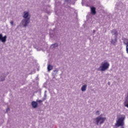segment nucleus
<instances>
[{
	"label": "nucleus",
	"instance_id": "obj_18",
	"mask_svg": "<svg viewBox=\"0 0 128 128\" xmlns=\"http://www.w3.org/2000/svg\"><path fill=\"white\" fill-rule=\"evenodd\" d=\"M95 114H96V116H100V112L99 110H97Z\"/></svg>",
	"mask_w": 128,
	"mask_h": 128
},
{
	"label": "nucleus",
	"instance_id": "obj_11",
	"mask_svg": "<svg viewBox=\"0 0 128 128\" xmlns=\"http://www.w3.org/2000/svg\"><path fill=\"white\" fill-rule=\"evenodd\" d=\"M54 68V66L50 64H48L47 67L48 71L50 72V70H52V68Z\"/></svg>",
	"mask_w": 128,
	"mask_h": 128
},
{
	"label": "nucleus",
	"instance_id": "obj_7",
	"mask_svg": "<svg viewBox=\"0 0 128 128\" xmlns=\"http://www.w3.org/2000/svg\"><path fill=\"white\" fill-rule=\"evenodd\" d=\"M110 42L113 46H116L118 42V37H114V39H112Z\"/></svg>",
	"mask_w": 128,
	"mask_h": 128
},
{
	"label": "nucleus",
	"instance_id": "obj_19",
	"mask_svg": "<svg viewBox=\"0 0 128 128\" xmlns=\"http://www.w3.org/2000/svg\"><path fill=\"white\" fill-rule=\"evenodd\" d=\"M124 106H126V108H128V104H126V102H124Z\"/></svg>",
	"mask_w": 128,
	"mask_h": 128
},
{
	"label": "nucleus",
	"instance_id": "obj_8",
	"mask_svg": "<svg viewBox=\"0 0 128 128\" xmlns=\"http://www.w3.org/2000/svg\"><path fill=\"white\" fill-rule=\"evenodd\" d=\"M31 105L33 108H38V102H36V101H32L31 103Z\"/></svg>",
	"mask_w": 128,
	"mask_h": 128
},
{
	"label": "nucleus",
	"instance_id": "obj_13",
	"mask_svg": "<svg viewBox=\"0 0 128 128\" xmlns=\"http://www.w3.org/2000/svg\"><path fill=\"white\" fill-rule=\"evenodd\" d=\"M58 43H56L51 45V48H58Z\"/></svg>",
	"mask_w": 128,
	"mask_h": 128
},
{
	"label": "nucleus",
	"instance_id": "obj_22",
	"mask_svg": "<svg viewBox=\"0 0 128 128\" xmlns=\"http://www.w3.org/2000/svg\"><path fill=\"white\" fill-rule=\"evenodd\" d=\"M68 2V0H65V2Z\"/></svg>",
	"mask_w": 128,
	"mask_h": 128
},
{
	"label": "nucleus",
	"instance_id": "obj_14",
	"mask_svg": "<svg viewBox=\"0 0 128 128\" xmlns=\"http://www.w3.org/2000/svg\"><path fill=\"white\" fill-rule=\"evenodd\" d=\"M6 76V75H4V74H2L0 76V80H2V82L3 80H4V78H5Z\"/></svg>",
	"mask_w": 128,
	"mask_h": 128
},
{
	"label": "nucleus",
	"instance_id": "obj_16",
	"mask_svg": "<svg viewBox=\"0 0 128 128\" xmlns=\"http://www.w3.org/2000/svg\"><path fill=\"white\" fill-rule=\"evenodd\" d=\"M124 44H126V46H128V39H126V38L124 39Z\"/></svg>",
	"mask_w": 128,
	"mask_h": 128
},
{
	"label": "nucleus",
	"instance_id": "obj_4",
	"mask_svg": "<svg viewBox=\"0 0 128 128\" xmlns=\"http://www.w3.org/2000/svg\"><path fill=\"white\" fill-rule=\"evenodd\" d=\"M30 18L28 19H22L21 21V24L23 26L24 28H26L28 26V24H30Z\"/></svg>",
	"mask_w": 128,
	"mask_h": 128
},
{
	"label": "nucleus",
	"instance_id": "obj_20",
	"mask_svg": "<svg viewBox=\"0 0 128 128\" xmlns=\"http://www.w3.org/2000/svg\"><path fill=\"white\" fill-rule=\"evenodd\" d=\"M10 24L11 26H14V21L12 20L10 22Z\"/></svg>",
	"mask_w": 128,
	"mask_h": 128
},
{
	"label": "nucleus",
	"instance_id": "obj_12",
	"mask_svg": "<svg viewBox=\"0 0 128 128\" xmlns=\"http://www.w3.org/2000/svg\"><path fill=\"white\" fill-rule=\"evenodd\" d=\"M90 10H91V12L93 14H96V8L92 7L90 8Z\"/></svg>",
	"mask_w": 128,
	"mask_h": 128
},
{
	"label": "nucleus",
	"instance_id": "obj_3",
	"mask_svg": "<svg viewBox=\"0 0 128 128\" xmlns=\"http://www.w3.org/2000/svg\"><path fill=\"white\" fill-rule=\"evenodd\" d=\"M106 118L102 117V116H98L96 118L94 119V123L96 124L97 126H98V124H102L106 122Z\"/></svg>",
	"mask_w": 128,
	"mask_h": 128
},
{
	"label": "nucleus",
	"instance_id": "obj_10",
	"mask_svg": "<svg viewBox=\"0 0 128 128\" xmlns=\"http://www.w3.org/2000/svg\"><path fill=\"white\" fill-rule=\"evenodd\" d=\"M88 88V85L84 84L81 88L82 92H86V88Z\"/></svg>",
	"mask_w": 128,
	"mask_h": 128
},
{
	"label": "nucleus",
	"instance_id": "obj_6",
	"mask_svg": "<svg viewBox=\"0 0 128 128\" xmlns=\"http://www.w3.org/2000/svg\"><path fill=\"white\" fill-rule=\"evenodd\" d=\"M6 36H2V34H0V42H6Z\"/></svg>",
	"mask_w": 128,
	"mask_h": 128
},
{
	"label": "nucleus",
	"instance_id": "obj_17",
	"mask_svg": "<svg viewBox=\"0 0 128 128\" xmlns=\"http://www.w3.org/2000/svg\"><path fill=\"white\" fill-rule=\"evenodd\" d=\"M58 70H53V72H52V74L53 76H56V74H58Z\"/></svg>",
	"mask_w": 128,
	"mask_h": 128
},
{
	"label": "nucleus",
	"instance_id": "obj_5",
	"mask_svg": "<svg viewBox=\"0 0 128 128\" xmlns=\"http://www.w3.org/2000/svg\"><path fill=\"white\" fill-rule=\"evenodd\" d=\"M22 18L24 19L28 20V18H29V20H30V12L28 11L23 12Z\"/></svg>",
	"mask_w": 128,
	"mask_h": 128
},
{
	"label": "nucleus",
	"instance_id": "obj_1",
	"mask_svg": "<svg viewBox=\"0 0 128 128\" xmlns=\"http://www.w3.org/2000/svg\"><path fill=\"white\" fill-rule=\"evenodd\" d=\"M110 68V62L106 60H104V62L101 63L100 66L97 68V70L99 72H106V70H108Z\"/></svg>",
	"mask_w": 128,
	"mask_h": 128
},
{
	"label": "nucleus",
	"instance_id": "obj_21",
	"mask_svg": "<svg viewBox=\"0 0 128 128\" xmlns=\"http://www.w3.org/2000/svg\"><path fill=\"white\" fill-rule=\"evenodd\" d=\"M44 97L45 98H45V100H46V94H44Z\"/></svg>",
	"mask_w": 128,
	"mask_h": 128
},
{
	"label": "nucleus",
	"instance_id": "obj_25",
	"mask_svg": "<svg viewBox=\"0 0 128 128\" xmlns=\"http://www.w3.org/2000/svg\"><path fill=\"white\" fill-rule=\"evenodd\" d=\"M8 110H10V108L6 109V112H8Z\"/></svg>",
	"mask_w": 128,
	"mask_h": 128
},
{
	"label": "nucleus",
	"instance_id": "obj_9",
	"mask_svg": "<svg viewBox=\"0 0 128 128\" xmlns=\"http://www.w3.org/2000/svg\"><path fill=\"white\" fill-rule=\"evenodd\" d=\"M111 33L112 35H114V38H118V31H116V30L114 29L111 31Z\"/></svg>",
	"mask_w": 128,
	"mask_h": 128
},
{
	"label": "nucleus",
	"instance_id": "obj_24",
	"mask_svg": "<svg viewBox=\"0 0 128 128\" xmlns=\"http://www.w3.org/2000/svg\"><path fill=\"white\" fill-rule=\"evenodd\" d=\"M96 32V30H93V34H94Z\"/></svg>",
	"mask_w": 128,
	"mask_h": 128
},
{
	"label": "nucleus",
	"instance_id": "obj_23",
	"mask_svg": "<svg viewBox=\"0 0 128 128\" xmlns=\"http://www.w3.org/2000/svg\"><path fill=\"white\" fill-rule=\"evenodd\" d=\"M120 128H124V126H121Z\"/></svg>",
	"mask_w": 128,
	"mask_h": 128
},
{
	"label": "nucleus",
	"instance_id": "obj_2",
	"mask_svg": "<svg viewBox=\"0 0 128 128\" xmlns=\"http://www.w3.org/2000/svg\"><path fill=\"white\" fill-rule=\"evenodd\" d=\"M124 120H126V116L120 117L116 120V123L114 124L116 128H120V126H124Z\"/></svg>",
	"mask_w": 128,
	"mask_h": 128
},
{
	"label": "nucleus",
	"instance_id": "obj_15",
	"mask_svg": "<svg viewBox=\"0 0 128 128\" xmlns=\"http://www.w3.org/2000/svg\"><path fill=\"white\" fill-rule=\"evenodd\" d=\"M45 100V98H44L42 99V100H36V102H38V104H42V102H44Z\"/></svg>",
	"mask_w": 128,
	"mask_h": 128
}]
</instances>
